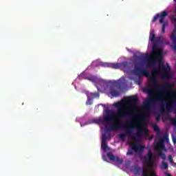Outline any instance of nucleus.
<instances>
[{
  "mask_svg": "<svg viewBox=\"0 0 176 176\" xmlns=\"http://www.w3.org/2000/svg\"><path fill=\"white\" fill-rule=\"evenodd\" d=\"M138 102V98L137 96H129L124 100L117 102L113 104V106L117 109V113H115L113 110H107L104 117L96 118L94 122L98 124H104V123H107V124H111L104 129L107 133L120 130L122 127H124L126 124L122 125L123 122L120 118H126V116L130 115V112L126 110L124 104H129L131 105V108H135Z\"/></svg>",
  "mask_w": 176,
  "mask_h": 176,
  "instance_id": "f257e3e1",
  "label": "nucleus"
},
{
  "mask_svg": "<svg viewBox=\"0 0 176 176\" xmlns=\"http://www.w3.org/2000/svg\"><path fill=\"white\" fill-rule=\"evenodd\" d=\"M135 120V123H131L130 122L131 126L129 127H126V134L132 139V140H135L136 141H140L142 138V135L144 134L145 135H148V131L146 129L140 127L137 129V131L135 134L133 133V130L134 127H135V125L137 123H141L142 122V119L140 117H137L134 118Z\"/></svg>",
  "mask_w": 176,
  "mask_h": 176,
  "instance_id": "f03ea898",
  "label": "nucleus"
},
{
  "mask_svg": "<svg viewBox=\"0 0 176 176\" xmlns=\"http://www.w3.org/2000/svg\"><path fill=\"white\" fill-rule=\"evenodd\" d=\"M124 82L121 80H118L110 87V94L112 97H119L122 93H124Z\"/></svg>",
  "mask_w": 176,
  "mask_h": 176,
  "instance_id": "7ed1b4c3",
  "label": "nucleus"
},
{
  "mask_svg": "<svg viewBox=\"0 0 176 176\" xmlns=\"http://www.w3.org/2000/svg\"><path fill=\"white\" fill-rule=\"evenodd\" d=\"M163 54V50H160L157 47L153 46L152 49L151 56L148 58V64H156V60L162 61V56Z\"/></svg>",
  "mask_w": 176,
  "mask_h": 176,
  "instance_id": "20e7f679",
  "label": "nucleus"
},
{
  "mask_svg": "<svg viewBox=\"0 0 176 176\" xmlns=\"http://www.w3.org/2000/svg\"><path fill=\"white\" fill-rule=\"evenodd\" d=\"M145 91H146L148 96L151 98L144 102V109H146V111H150V109H152V105L153 104V97H155V93L153 92V88H152V87H148L146 88Z\"/></svg>",
  "mask_w": 176,
  "mask_h": 176,
  "instance_id": "39448f33",
  "label": "nucleus"
},
{
  "mask_svg": "<svg viewBox=\"0 0 176 176\" xmlns=\"http://www.w3.org/2000/svg\"><path fill=\"white\" fill-rule=\"evenodd\" d=\"M168 15V13L167 12V11H163L162 12H161V15L160 14H156L153 19V23H155L156 20H157V19L160 17V24H162V34H164V32H166V26L168 24V21H166V22H164V19H166V17H167Z\"/></svg>",
  "mask_w": 176,
  "mask_h": 176,
  "instance_id": "423d86ee",
  "label": "nucleus"
},
{
  "mask_svg": "<svg viewBox=\"0 0 176 176\" xmlns=\"http://www.w3.org/2000/svg\"><path fill=\"white\" fill-rule=\"evenodd\" d=\"M129 144L131 150H128L126 153L127 156H131L133 155V151H134L136 153H141L142 152H144L145 146L135 142H129Z\"/></svg>",
  "mask_w": 176,
  "mask_h": 176,
  "instance_id": "0eeeda50",
  "label": "nucleus"
},
{
  "mask_svg": "<svg viewBox=\"0 0 176 176\" xmlns=\"http://www.w3.org/2000/svg\"><path fill=\"white\" fill-rule=\"evenodd\" d=\"M164 142L163 140H160L157 144L155 146V151H159L158 153H157V155L159 157H161L162 160H167V156H166V154L162 151L161 149H164Z\"/></svg>",
  "mask_w": 176,
  "mask_h": 176,
  "instance_id": "6e6552de",
  "label": "nucleus"
},
{
  "mask_svg": "<svg viewBox=\"0 0 176 176\" xmlns=\"http://www.w3.org/2000/svg\"><path fill=\"white\" fill-rule=\"evenodd\" d=\"M104 67H109L110 68H113L114 69H126L129 67L128 62H122L121 63H104Z\"/></svg>",
  "mask_w": 176,
  "mask_h": 176,
  "instance_id": "1a4fd4ad",
  "label": "nucleus"
},
{
  "mask_svg": "<svg viewBox=\"0 0 176 176\" xmlns=\"http://www.w3.org/2000/svg\"><path fill=\"white\" fill-rule=\"evenodd\" d=\"M153 153L151 150L148 151L147 155L144 157V160L145 163L148 165V167L151 168L153 167L155 164V161H153Z\"/></svg>",
  "mask_w": 176,
  "mask_h": 176,
  "instance_id": "9d476101",
  "label": "nucleus"
},
{
  "mask_svg": "<svg viewBox=\"0 0 176 176\" xmlns=\"http://www.w3.org/2000/svg\"><path fill=\"white\" fill-rule=\"evenodd\" d=\"M111 136H107L106 134H103L102 136V142H101V148L104 151L107 152L108 151V146L107 145V140Z\"/></svg>",
  "mask_w": 176,
  "mask_h": 176,
  "instance_id": "9b49d317",
  "label": "nucleus"
},
{
  "mask_svg": "<svg viewBox=\"0 0 176 176\" xmlns=\"http://www.w3.org/2000/svg\"><path fill=\"white\" fill-rule=\"evenodd\" d=\"M124 127H125L126 131L127 130V127H129V124H126ZM127 135V132H126V133H120L118 134V137L119 138H120V140H122V141H124L126 140V137Z\"/></svg>",
  "mask_w": 176,
  "mask_h": 176,
  "instance_id": "f8f14e48",
  "label": "nucleus"
},
{
  "mask_svg": "<svg viewBox=\"0 0 176 176\" xmlns=\"http://www.w3.org/2000/svg\"><path fill=\"white\" fill-rule=\"evenodd\" d=\"M88 98H91L93 100V98H98L100 97V94L98 92L96 93H89L87 94Z\"/></svg>",
  "mask_w": 176,
  "mask_h": 176,
  "instance_id": "ddd939ff",
  "label": "nucleus"
},
{
  "mask_svg": "<svg viewBox=\"0 0 176 176\" xmlns=\"http://www.w3.org/2000/svg\"><path fill=\"white\" fill-rule=\"evenodd\" d=\"M155 37H156V35L155 34V31L151 30L149 36L150 41H151V42H154Z\"/></svg>",
  "mask_w": 176,
  "mask_h": 176,
  "instance_id": "4468645a",
  "label": "nucleus"
},
{
  "mask_svg": "<svg viewBox=\"0 0 176 176\" xmlns=\"http://www.w3.org/2000/svg\"><path fill=\"white\" fill-rule=\"evenodd\" d=\"M156 101H158V102H163L164 101V96L163 95H159L155 96Z\"/></svg>",
  "mask_w": 176,
  "mask_h": 176,
  "instance_id": "2eb2a0df",
  "label": "nucleus"
},
{
  "mask_svg": "<svg viewBox=\"0 0 176 176\" xmlns=\"http://www.w3.org/2000/svg\"><path fill=\"white\" fill-rule=\"evenodd\" d=\"M162 72L164 74L166 78H168V70L167 69V67L164 65H162Z\"/></svg>",
  "mask_w": 176,
  "mask_h": 176,
  "instance_id": "dca6fc26",
  "label": "nucleus"
},
{
  "mask_svg": "<svg viewBox=\"0 0 176 176\" xmlns=\"http://www.w3.org/2000/svg\"><path fill=\"white\" fill-rule=\"evenodd\" d=\"M107 157H109V160H111V162H113L115 161V158L116 157H115V155H113L112 153H107Z\"/></svg>",
  "mask_w": 176,
  "mask_h": 176,
  "instance_id": "f3484780",
  "label": "nucleus"
},
{
  "mask_svg": "<svg viewBox=\"0 0 176 176\" xmlns=\"http://www.w3.org/2000/svg\"><path fill=\"white\" fill-rule=\"evenodd\" d=\"M162 168H164V170H168V164H167V162L163 161L162 162Z\"/></svg>",
  "mask_w": 176,
  "mask_h": 176,
  "instance_id": "a211bd4d",
  "label": "nucleus"
},
{
  "mask_svg": "<svg viewBox=\"0 0 176 176\" xmlns=\"http://www.w3.org/2000/svg\"><path fill=\"white\" fill-rule=\"evenodd\" d=\"M114 162H117L119 164H122V163H123V160L119 158V157H116Z\"/></svg>",
  "mask_w": 176,
  "mask_h": 176,
  "instance_id": "6ab92c4d",
  "label": "nucleus"
},
{
  "mask_svg": "<svg viewBox=\"0 0 176 176\" xmlns=\"http://www.w3.org/2000/svg\"><path fill=\"white\" fill-rule=\"evenodd\" d=\"M93 99L90 98H87V102H86V105H91L93 104Z\"/></svg>",
  "mask_w": 176,
  "mask_h": 176,
  "instance_id": "aec40b11",
  "label": "nucleus"
},
{
  "mask_svg": "<svg viewBox=\"0 0 176 176\" xmlns=\"http://www.w3.org/2000/svg\"><path fill=\"white\" fill-rule=\"evenodd\" d=\"M168 162L170 163V164L171 165H173V163H174V160H173V155H168Z\"/></svg>",
  "mask_w": 176,
  "mask_h": 176,
  "instance_id": "412c9836",
  "label": "nucleus"
},
{
  "mask_svg": "<svg viewBox=\"0 0 176 176\" xmlns=\"http://www.w3.org/2000/svg\"><path fill=\"white\" fill-rule=\"evenodd\" d=\"M153 130L154 131H157V133H159L160 131V129L159 128V126L154 124L153 125Z\"/></svg>",
  "mask_w": 176,
  "mask_h": 176,
  "instance_id": "4be33fe9",
  "label": "nucleus"
},
{
  "mask_svg": "<svg viewBox=\"0 0 176 176\" xmlns=\"http://www.w3.org/2000/svg\"><path fill=\"white\" fill-rule=\"evenodd\" d=\"M173 108V103H167L166 104V109L167 111H170Z\"/></svg>",
  "mask_w": 176,
  "mask_h": 176,
  "instance_id": "5701e85b",
  "label": "nucleus"
},
{
  "mask_svg": "<svg viewBox=\"0 0 176 176\" xmlns=\"http://www.w3.org/2000/svg\"><path fill=\"white\" fill-rule=\"evenodd\" d=\"M135 174H138L140 173V171H141V168L140 167H136L135 168Z\"/></svg>",
  "mask_w": 176,
  "mask_h": 176,
  "instance_id": "b1692460",
  "label": "nucleus"
},
{
  "mask_svg": "<svg viewBox=\"0 0 176 176\" xmlns=\"http://www.w3.org/2000/svg\"><path fill=\"white\" fill-rule=\"evenodd\" d=\"M172 141L173 144H176V137L175 136H172Z\"/></svg>",
  "mask_w": 176,
  "mask_h": 176,
  "instance_id": "393cba45",
  "label": "nucleus"
},
{
  "mask_svg": "<svg viewBox=\"0 0 176 176\" xmlns=\"http://www.w3.org/2000/svg\"><path fill=\"white\" fill-rule=\"evenodd\" d=\"M171 20H172V21L175 22V21H176V16H175V15H173V16L171 17Z\"/></svg>",
  "mask_w": 176,
  "mask_h": 176,
  "instance_id": "a878e982",
  "label": "nucleus"
},
{
  "mask_svg": "<svg viewBox=\"0 0 176 176\" xmlns=\"http://www.w3.org/2000/svg\"><path fill=\"white\" fill-rule=\"evenodd\" d=\"M161 111H162V112H165V111H166V108L164 107V106H162V107H161Z\"/></svg>",
  "mask_w": 176,
  "mask_h": 176,
  "instance_id": "bb28decb",
  "label": "nucleus"
},
{
  "mask_svg": "<svg viewBox=\"0 0 176 176\" xmlns=\"http://www.w3.org/2000/svg\"><path fill=\"white\" fill-rule=\"evenodd\" d=\"M155 120H156V122H160V116H157L155 118Z\"/></svg>",
  "mask_w": 176,
  "mask_h": 176,
  "instance_id": "cd10ccee",
  "label": "nucleus"
},
{
  "mask_svg": "<svg viewBox=\"0 0 176 176\" xmlns=\"http://www.w3.org/2000/svg\"><path fill=\"white\" fill-rule=\"evenodd\" d=\"M163 140L164 141H168V136H165V137L163 138Z\"/></svg>",
  "mask_w": 176,
  "mask_h": 176,
  "instance_id": "c85d7f7f",
  "label": "nucleus"
},
{
  "mask_svg": "<svg viewBox=\"0 0 176 176\" xmlns=\"http://www.w3.org/2000/svg\"><path fill=\"white\" fill-rule=\"evenodd\" d=\"M166 67L169 69V71L170 69H171V67H170V65L168 63H166Z\"/></svg>",
  "mask_w": 176,
  "mask_h": 176,
  "instance_id": "c756f323",
  "label": "nucleus"
},
{
  "mask_svg": "<svg viewBox=\"0 0 176 176\" xmlns=\"http://www.w3.org/2000/svg\"><path fill=\"white\" fill-rule=\"evenodd\" d=\"M164 174H165L166 176H173V175H171V174H170L167 172H166Z\"/></svg>",
  "mask_w": 176,
  "mask_h": 176,
  "instance_id": "7c9ffc66",
  "label": "nucleus"
},
{
  "mask_svg": "<svg viewBox=\"0 0 176 176\" xmlns=\"http://www.w3.org/2000/svg\"><path fill=\"white\" fill-rule=\"evenodd\" d=\"M157 69H158V71L160 70V69H162V65H160L158 66V67L157 68Z\"/></svg>",
  "mask_w": 176,
  "mask_h": 176,
  "instance_id": "2f4dec72",
  "label": "nucleus"
},
{
  "mask_svg": "<svg viewBox=\"0 0 176 176\" xmlns=\"http://www.w3.org/2000/svg\"><path fill=\"white\" fill-rule=\"evenodd\" d=\"M144 116H145V118H148V116H149V115L148 113H144Z\"/></svg>",
  "mask_w": 176,
  "mask_h": 176,
  "instance_id": "473e14b6",
  "label": "nucleus"
},
{
  "mask_svg": "<svg viewBox=\"0 0 176 176\" xmlns=\"http://www.w3.org/2000/svg\"><path fill=\"white\" fill-rule=\"evenodd\" d=\"M136 60H141V58L140 56H135Z\"/></svg>",
  "mask_w": 176,
  "mask_h": 176,
  "instance_id": "72a5a7b5",
  "label": "nucleus"
},
{
  "mask_svg": "<svg viewBox=\"0 0 176 176\" xmlns=\"http://www.w3.org/2000/svg\"><path fill=\"white\" fill-rule=\"evenodd\" d=\"M172 166H173L174 167H176V163L174 162Z\"/></svg>",
  "mask_w": 176,
  "mask_h": 176,
  "instance_id": "f704fd0d",
  "label": "nucleus"
},
{
  "mask_svg": "<svg viewBox=\"0 0 176 176\" xmlns=\"http://www.w3.org/2000/svg\"><path fill=\"white\" fill-rule=\"evenodd\" d=\"M173 32H176V25L175 26V30H173Z\"/></svg>",
  "mask_w": 176,
  "mask_h": 176,
  "instance_id": "c9c22d12",
  "label": "nucleus"
},
{
  "mask_svg": "<svg viewBox=\"0 0 176 176\" xmlns=\"http://www.w3.org/2000/svg\"><path fill=\"white\" fill-rule=\"evenodd\" d=\"M103 160H104V161H107V158H105V157H103Z\"/></svg>",
  "mask_w": 176,
  "mask_h": 176,
  "instance_id": "e433bc0d",
  "label": "nucleus"
},
{
  "mask_svg": "<svg viewBox=\"0 0 176 176\" xmlns=\"http://www.w3.org/2000/svg\"><path fill=\"white\" fill-rule=\"evenodd\" d=\"M174 1V2H175L176 3V0H173Z\"/></svg>",
  "mask_w": 176,
  "mask_h": 176,
  "instance_id": "4c0bfd02",
  "label": "nucleus"
}]
</instances>
